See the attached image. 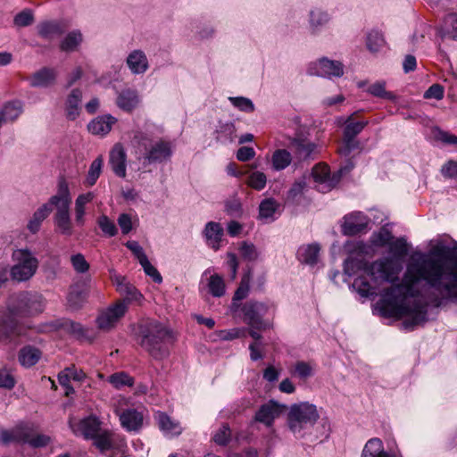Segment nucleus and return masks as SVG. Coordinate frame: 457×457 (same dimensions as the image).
<instances>
[{
    "mask_svg": "<svg viewBox=\"0 0 457 457\" xmlns=\"http://www.w3.org/2000/svg\"><path fill=\"white\" fill-rule=\"evenodd\" d=\"M369 267L370 264L365 272L372 283L359 277L353 281V288L364 297L381 295L382 298L378 303L380 313L384 317H408L403 323L407 328L425 321V306L412 300L416 294L414 287L420 281H425L436 295V301L457 298V260H436L422 253L414 254L407 266L403 284L387 288H380L387 281L375 280L368 272Z\"/></svg>",
    "mask_w": 457,
    "mask_h": 457,
    "instance_id": "nucleus-1",
    "label": "nucleus"
},
{
    "mask_svg": "<svg viewBox=\"0 0 457 457\" xmlns=\"http://www.w3.org/2000/svg\"><path fill=\"white\" fill-rule=\"evenodd\" d=\"M391 257L381 258L370 264L369 274L375 280L395 281L403 270V258L408 253V245L404 239H392L388 245Z\"/></svg>",
    "mask_w": 457,
    "mask_h": 457,
    "instance_id": "nucleus-2",
    "label": "nucleus"
},
{
    "mask_svg": "<svg viewBox=\"0 0 457 457\" xmlns=\"http://www.w3.org/2000/svg\"><path fill=\"white\" fill-rule=\"evenodd\" d=\"M170 337V331L155 320H143L138 324V342L155 359H162L168 354L165 343Z\"/></svg>",
    "mask_w": 457,
    "mask_h": 457,
    "instance_id": "nucleus-3",
    "label": "nucleus"
},
{
    "mask_svg": "<svg viewBox=\"0 0 457 457\" xmlns=\"http://www.w3.org/2000/svg\"><path fill=\"white\" fill-rule=\"evenodd\" d=\"M320 414L316 405L308 402L292 404L287 413L290 430L299 433L308 426H312L319 420Z\"/></svg>",
    "mask_w": 457,
    "mask_h": 457,
    "instance_id": "nucleus-4",
    "label": "nucleus"
},
{
    "mask_svg": "<svg viewBox=\"0 0 457 457\" xmlns=\"http://www.w3.org/2000/svg\"><path fill=\"white\" fill-rule=\"evenodd\" d=\"M15 262L11 269V278L17 282L27 281L36 273L38 267L37 259L27 249H17L12 253Z\"/></svg>",
    "mask_w": 457,
    "mask_h": 457,
    "instance_id": "nucleus-5",
    "label": "nucleus"
},
{
    "mask_svg": "<svg viewBox=\"0 0 457 457\" xmlns=\"http://www.w3.org/2000/svg\"><path fill=\"white\" fill-rule=\"evenodd\" d=\"M44 309V300L40 295L23 292L10 299L9 310L12 314L33 315Z\"/></svg>",
    "mask_w": 457,
    "mask_h": 457,
    "instance_id": "nucleus-6",
    "label": "nucleus"
},
{
    "mask_svg": "<svg viewBox=\"0 0 457 457\" xmlns=\"http://www.w3.org/2000/svg\"><path fill=\"white\" fill-rule=\"evenodd\" d=\"M274 312L273 304L258 301H248L239 310L244 321L254 329H265L268 325L262 318Z\"/></svg>",
    "mask_w": 457,
    "mask_h": 457,
    "instance_id": "nucleus-7",
    "label": "nucleus"
},
{
    "mask_svg": "<svg viewBox=\"0 0 457 457\" xmlns=\"http://www.w3.org/2000/svg\"><path fill=\"white\" fill-rule=\"evenodd\" d=\"M143 146L145 152L140 153L138 160L142 161L144 165L165 161L171 155V146L168 142L157 141L153 143L146 141L143 143Z\"/></svg>",
    "mask_w": 457,
    "mask_h": 457,
    "instance_id": "nucleus-8",
    "label": "nucleus"
},
{
    "mask_svg": "<svg viewBox=\"0 0 457 457\" xmlns=\"http://www.w3.org/2000/svg\"><path fill=\"white\" fill-rule=\"evenodd\" d=\"M128 311L125 301H120L100 312L96 319L97 327L104 331L112 329Z\"/></svg>",
    "mask_w": 457,
    "mask_h": 457,
    "instance_id": "nucleus-9",
    "label": "nucleus"
},
{
    "mask_svg": "<svg viewBox=\"0 0 457 457\" xmlns=\"http://www.w3.org/2000/svg\"><path fill=\"white\" fill-rule=\"evenodd\" d=\"M71 204V194L70 186L64 177H60L57 183V191L52 195L48 202L44 205H48L50 208H54L55 212L70 211Z\"/></svg>",
    "mask_w": 457,
    "mask_h": 457,
    "instance_id": "nucleus-10",
    "label": "nucleus"
},
{
    "mask_svg": "<svg viewBox=\"0 0 457 457\" xmlns=\"http://www.w3.org/2000/svg\"><path fill=\"white\" fill-rule=\"evenodd\" d=\"M345 123L344 145L339 149V152L341 154L347 156L352 150L358 147L359 144L353 139V137L363 129L367 121L357 120L353 116H349Z\"/></svg>",
    "mask_w": 457,
    "mask_h": 457,
    "instance_id": "nucleus-11",
    "label": "nucleus"
},
{
    "mask_svg": "<svg viewBox=\"0 0 457 457\" xmlns=\"http://www.w3.org/2000/svg\"><path fill=\"white\" fill-rule=\"evenodd\" d=\"M310 73L322 77H341L344 74V65L338 61L321 58L310 67Z\"/></svg>",
    "mask_w": 457,
    "mask_h": 457,
    "instance_id": "nucleus-12",
    "label": "nucleus"
},
{
    "mask_svg": "<svg viewBox=\"0 0 457 457\" xmlns=\"http://www.w3.org/2000/svg\"><path fill=\"white\" fill-rule=\"evenodd\" d=\"M69 423L74 434L86 438L96 437L101 431L100 421L96 416H89L80 420L71 419Z\"/></svg>",
    "mask_w": 457,
    "mask_h": 457,
    "instance_id": "nucleus-13",
    "label": "nucleus"
},
{
    "mask_svg": "<svg viewBox=\"0 0 457 457\" xmlns=\"http://www.w3.org/2000/svg\"><path fill=\"white\" fill-rule=\"evenodd\" d=\"M312 176L318 190L323 193L331 190L339 181V175L330 177L328 166L321 163L313 167Z\"/></svg>",
    "mask_w": 457,
    "mask_h": 457,
    "instance_id": "nucleus-14",
    "label": "nucleus"
},
{
    "mask_svg": "<svg viewBox=\"0 0 457 457\" xmlns=\"http://www.w3.org/2000/svg\"><path fill=\"white\" fill-rule=\"evenodd\" d=\"M287 405L280 404L273 400L261 406L255 414V420L270 427L274 420L278 418L286 410Z\"/></svg>",
    "mask_w": 457,
    "mask_h": 457,
    "instance_id": "nucleus-15",
    "label": "nucleus"
},
{
    "mask_svg": "<svg viewBox=\"0 0 457 457\" xmlns=\"http://www.w3.org/2000/svg\"><path fill=\"white\" fill-rule=\"evenodd\" d=\"M111 279L116 290L124 295L128 301L141 303L144 299L143 295L125 277L112 273Z\"/></svg>",
    "mask_w": 457,
    "mask_h": 457,
    "instance_id": "nucleus-16",
    "label": "nucleus"
},
{
    "mask_svg": "<svg viewBox=\"0 0 457 457\" xmlns=\"http://www.w3.org/2000/svg\"><path fill=\"white\" fill-rule=\"evenodd\" d=\"M368 224V219L361 212L351 213L345 217L342 231L345 235L353 236L360 233Z\"/></svg>",
    "mask_w": 457,
    "mask_h": 457,
    "instance_id": "nucleus-17",
    "label": "nucleus"
},
{
    "mask_svg": "<svg viewBox=\"0 0 457 457\" xmlns=\"http://www.w3.org/2000/svg\"><path fill=\"white\" fill-rule=\"evenodd\" d=\"M112 170L121 178L126 176V153L123 146L117 143L110 152V160Z\"/></svg>",
    "mask_w": 457,
    "mask_h": 457,
    "instance_id": "nucleus-18",
    "label": "nucleus"
},
{
    "mask_svg": "<svg viewBox=\"0 0 457 457\" xmlns=\"http://www.w3.org/2000/svg\"><path fill=\"white\" fill-rule=\"evenodd\" d=\"M206 244L214 251L220 248V242L224 234L223 228L218 222L209 221L203 231Z\"/></svg>",
    "mask_w": 457,
    "mask_h": 457,
    "instance_id": "nucleus-19",
    "label": "nucleus"
},
{
    "mask_svg": "<svg viewBox=\"0 0 457 457\" xmlns=\"http://www.w3.org/2000/svg\"><path fill=\"white\" fill-rule=\"evenodd\" d=\"M116 413L120 417L122 427L128 431H137L143 425V415L136 410L129 409L121 411L116 409Z\"/></svg>",
    "mask_w": 457,
    "mask_h": 457,
    "instance_id": "nucleus-20",
    "label": "nucleus"
},
{
    "mask_svg": "<svg viewBox=\"0 0 457 457\" xmlns=\"http://www.w3.org/2000/svg\"><path fill=\"white\" fill-rule=\"evenodd\" d=\"M116 121L113 116H96L87 124V129L95 136L104 137L111 131Z\"/></svg>",
    "mask_w": 457,
    "mask_h": 457,
    "instance_id": "nucleus-21",
    "label": "nucleus"
},
{
    "mask_svg": "<svg viewBox=\"0 0 457 457\" xmlns=\"http://www.w3.org/2000/svg\"><path fill=\"white\" fill-rule=\"evenodd\" d=\"M93 192H87L79 194L74 203V216L76 224L79 227L84 226L87 214V205L95 199Z\"/></svg>",
    "mask_w": 457,
    "mask_h": 457,
    "instance_id": "nucleus-22",
    "label": "nucleus"
},
{
    "mask_svg": "<svg viewBox=\"0 0 457 457\" xmlns=\"http://www.w3.org/2000/svg\"><path fill=\"white\" fill-rule=\"evenodd\" d=\"M95 439V445L97 448H99L102 452L112 449L118 445L122 448L125 446V442L123 439L120 438L118 435L101 431L97 434L96 437H92Z\"/></svg>",
    "mask_w": 457,
    "mask_h": 457,
    "instance_id": "nucleus-23",
    "label": "nucleus"
},
{
    "mask_svg": "<svg viewBox=\"0 0 457 457\" xmlns=\"http://www.w3.org/2000/svg\"><path fill=\"white\" fill-rule=\"evenodd\" d=\"M250 282H251V273L247 272L241 278L239 287L234 294L231 307H230L231 312L233 313H237L239 312V310L241 309L243 304L239 303L238 302L245 299L248 295L249 289H250Z\"/></svg>",
    "mask_w": 457,
    "mask_h": 457,
    "instance_id": "nucleus-24",
    "label": "nucleus"
},
{
    "mask_svg": "<svg viewBox=\"0 0 457 457\" xmlns=\"http://www.w3.org/2000/svg\"><path fill=\"white\" fill-rule=\"evenodd\" d=\"M68 25L63 21H46L37 26L38 35L46 39H51L62 34Z\"/></svg>",
    "mask_w": 457,
    "mask_h": 457,
    "instance_id": "nucleus-25",
    "label": "nucleus"
},
{
    "mask_svg": "<svg viewBox=\"0 0 457 457\" xmlns=\"http://www.w3.org/2000/svg\"><path fill=\"white\" fill-rule=\"evenodd\" d=\"M127 63L133 73H143L148 68V61L145 54L139 50H135L127 58Z\"/></svg>",
    "mask_w": 457,
    "mask_h": 457,
    "instance_id": "nucleus-26",
    "label": "nucleus"
},
{
    "mask_svg": "<svg viewBox=\"0 0 457 457\" xmlns=\"http://www.w3.org/2000/svg\"><path fill=\"white\" fill-rule=\"evenodd\" d=\"M55 78L56 71L54 69L43 68L32 75L30 84L33 87H47L54 82Z\"/></svg>",
    "mask_w": 457,
    "mask_h": 457,
    "instance_id": "nucleus-27",
    "label": "nucleus"
},
{
    "mask_svg": "<svg viewBox=\"0 0 457 457\" xmlns=\"http://www.w3.org/2000/svg\"><path fill=\"white\" fill-rule=\"evenodd\" d=\"M54 220L58 233L63 236H71L73 234V225L70 211L55 212Z\"/></svg>",
    "mask_w": 457,
    "mask_h": 457,
    "instance_id": "nucleus-28",
    "label": "nucleus"
},
{
    "mask_svg": "<svg viewBox=\"0 0 457 457\" xmlns=\"http://www.w3.org/2000/svg\"><path fill=\"white\" fill-rule=\"evenodd\" d=\"M118 106L124 112H131L138 104V96L135 90H122L117 97Z\"/></svg>",
    "mask_w": 457,
    "mask_h": 457,
    "instance_id": "nucleus-29",
    "label": "nucleus"
},
{
    "mask_svg": "<svg viewBox=\"0 0 457 457\" xmlns=\"http://www.w3.org/2000/svg\"><path fill=\"white\" fill-rule=\"evenodd\" d=\"M26 427L18 426L11 430H3L0 432V443L8 445L11 443L24 444L26 439Z\"/></svg>",
    "mask_w": 457,
    "mask_h": 457,
    "instance_id": "nucleus-30",
    "label": "nucleus"
},
{
    "mask_svg": "<svg viewBox=\"0 0 457 457\" xmlns=\"http://www.w3.org/2000/svg\"><path fill=\"white\" fill-rule=\"evenodd\" d=\"M160 428L170 436H178L181 433L182 428L179 422L171 420L167 414L159 412L156 415Z\"/></svg>",
    "mask_w": 457,
    "mask_h": 457,
    "instance_id": "nucleus-31",
    "label": "nucleus"
},
{
    "mask_svg": "<svg viewBox=\"0 0 457 457\" xmlns=\"http://www.w3.org/2000/svg\"><path fill=\"white\" fill-rule=\"evenodd\" d=\"M366 91L371 96L384 100L395 101L397 97L394 92L386 90V83L384 80L370 84Z\"/></svg>",
    "mask_w": 457,
    "mask_h": 457,
    "instance_id": "nucleus-32",
    "label": "nucleus"
},
{
    "mask_svg": "<svg viewBox=\"0 0 457 457\" xmlns=\"http://www.w3.org/2000/svg\"><path fill=\"white\" fill-rule=\"evenodd\" d=\"M320 246L317 244L305 245L299 247L297 256L300 262L313 264L318 260Z\"/></svg>",
    "mask_w": 457,
    "mask_h": 457,
    "instance_id": "nucleus-33",
    "label": "nucleus"
},
{
    "mask_svg": "<svg viewBox=\"0 0 457 457\" xmlns=\"http://www.w3.org/2000/svg\"><path fill=\"white\" fill-rule=\"evenodd\" d=\"M22 334V328L14 320H5L0 324V341L12 340Z\"/></svg>",
    "mask_w": 457,
    "mask_h": 457,
    "instance_id": "nucleus-34",
    "label": "nucleus"
},
{
    "mask_svg": "<svg viewBox=\"0 0 457 457\" xmlns=\"http://www.w3.org/2000/svg\"><path fill=\"white\" fill-rule=\"evenodd\" d=\"M41 357V353L34 347L27 346L22 348L19 353V361L24 367L35 365Z\"/></svg>",
    "mask_w": 457,
    "mask_h": 457,
    "instance_id": "nucleus-35",
    "label": "nucleus"
},
{
    "mask_svg": "<svg viewBox=\"0 0 457 457\" xmlns=\"http://www.w3.org/2000/svg\"><path fill=\"white\" fill-rule=\"evenodd\" d=\"M52 212V208L48 205L40 206L33 214L32 218L28 223V228L32 232L36 233L38 231L42 221L49 216Z\"/></svg>",
    "mask_w": 457,
    "mask_h": 457,
    "instance_id": "nucleus-36",
    "label": "nucleus"
},
{
    "mask_svg": "<svg viewBox=\"0 0 457 457\" xmlns=\"http://www.w3.org/2000/svg\"><path fill=\"white\" fill-rule=\"evenodd\" d=\"M103 163L104 160L102 156L97 157L91 162L87 171V175L84 181V185L86 187H89L96 183L102 172Z\"/></svg>",
    "mask_w": 457,
    "mask_h": 457,
    "instance_id": "nucleus-37",
    "label": "nucleus"
},
{
    "mask_svg": "<svg viewBox=\"0 0 457 457\" xmlns=\"http://www.w3.org/2000/svg\"><path fill=\"white\" fill-rule=\"evenodd\" d=\"M384 452L383 442L378 437H373L365 444L361 457H380Z\"/></svg>",
    "mask_w": 457,
    "mask_h": 457,
    "instance_id": "nucleus-38",
    "label": "nucleus"
},
{
    "mask_svg": "<svg viewBox=\"0 0 457 457\" xmlns=\"http://www.w3.org/2000/svg\"><path fill=\"white\" fill-rule=\"evenodd\" d=\"M366 46L371 53L379 52L386 46V40L383 34L377 30H371L367 35Z\"/></svg>",
    "mask_w": 457,
    "mask_h": 457,
    "instance_id": "nucleus-39",
    "label": "nucleus"
},
{
    "mask_svg": "<svg viewBox=\"0 0 457 457\" xmlns=\"http://www.w3.org/2000/svg\"><path fill=\"white\" fill-rule=\"evenodd\" d=\"M291 154L284 149L276 150L271 158L272 167L276 170L286 169L291 163Z\"/></svg>",
    "mask_w": 457,
    "mask_h": 457,
    "instance_id": "nucleus-40",
    "label": "nucleus"
},
{
    "mask_svg": "<svg viewBox=\"0 0 457 457\" xmlns=\"http://www.w3.org/2000/svg\"><path fill=\"white\" fill-rule=\"evenodd\" d=\"M108 381L116 389H122L125 386H132L134 378L125 372H117L109 377Z\"/></svg>",
    "mask_w": 457,
    "mask_h": 457,
    "instance_id": "nucleus-41",
    "label": "nucleus"
},
{
    "mask_svg": "<svg viewBox=\"0 0 457 457\" xmlns=\"http://www.w3.org/2000/svg\"><path fill=\"white\" fill-rule=\"evenodd\" d=\"M82 35L79 31H72L69 33L61 43L60 48L64 52L74 51L81 43Z\"/></svg>",
    "mask_w": 457,
    "mask_h": 457,
    "instance_id": "nucleus-42",
    "label": "nucleus"
},
{
    "mask_svg": "<svg viewBox=\"0 0 457 457\" xmlns=\"http://www.w3.org/2000/svg\"><path fill=\"white\" fill-rule=\"evenodd\" d=\"M208 287L210 293L215 297H220L225 294V283L218 274L212 275L209 278Z\"/></svg>",
    "mask_w": 457,
    "mask_h": 457,
    "instance_id": "nucleus-43",
    "label": "nucleus"
},
{
    "mask_svg": "<svg viewBox=\"0 0 457 457\" xmlns=\"http://www.w3.org/2000/svg\"><path fill=\"white\" fill-rule=\"evenodd\" d=\"M87 293L79 287H71L67 297L68 303L72 308H78L86 300Z\"/></svg>",
    "mask_w": 457,
    "mask_h": 457,
    "instance_id": "nucleus-44",
    "label": "nucleus"
},
{
    "mask_svg": "<svg viewBox=\"0 0 457 457\" xmlns=\"http://www.w3.org/2000/svg\"><path fill=\"white\" fill-rule=\"evenodd\" d=\"M393 237V235L388 229L381 228L378 232L373 233V235L370 237V243L374 246H388Z\"/></svg>",
    "mask_w": 457,
    "mask_h": 457,
    "instance_id": "nucleus-45",
    "label": "nucleus"
},
{
    "mask_svg": "<svg viewBox=\"0 0 457 457\" xmlns=\"http://www.w3.org/2000/svg\"><path fill=\"white\" fill-rule=\"evenodd\" d=\"M25 435H26V439L24 440V444H29L34 447L45 446L50 441V438L47 436L41 435V434H37V435L32 434V432L30 431V429L28 427H26Z\"/></svg>",
    "mask_w": 457,
    "mask_h": 457,
    "instance_id": "nucleus-46",
    "label": "nucleus"
},
{
    "mask_svg": "<svg viewBox=\"0 0 457 457\" xmlns=\"http://www.w3.org/2000/svg\"><path fill=\"white\" fill-rule=\"evenodd\" d=\"M278 204L272 199L263 200L259 206V216L261 219L268 220L273 217Z\"/></svg>",
    "mask_w": 457,
    "mask_h": 457,
    "instance_id": "nucleus-47",
    "label": "nucleus"
},
{
    "mask_svg": "<svg viewBox=\"0 0 457 457\" xmlns=\"http://www.w3.org/2000/svg\"><path fill=\"white\" fill-rule=\"evenodd\" d=\"M445 33L450 38L457 40V13L452 12L445 16Z\"/></svg>",
    "mask_w": 457,
    "mask_h": 457,
    "instance_id": "nucleus-48",
    "label": "nucleus"
},
{
    "mask_svg": "<svg viewBox=\"0 0 457 457\" xmlns=\"http://www.w3.org/2000/svg\"><path fill=\"white\" fill-rule=\"evenodd\" d=\"M266 175L261 171L252 172L246 180V184L255 190L263 189L266 186Z\"/></svg>",
    "mask_w": 457,
    "mask_h": 457,
    "instance_id": "nucleus-49",
    "label": "nucleus"
},
{
    "mask_svg": "<svg viewBox=\"0 0 457 457\" xmlns=\"http://www.w3.org/2000/svg\"><path fill=\"white\" fill-rule=\"evenodd\" d=\"M431 134L435 140L445 145H457V136L441 130L438 128H434L431 131Z\"/></svg>",
    "mask_w": 457,
    "mask_h": 457,
    "instance_id": "nucleus-50",
    "label": "nucleus"
},
{
    "mask_svg": "<svg viewBox=\"0 0 457 457\" xmlns=\"http://www.w3.org/2000/svg\"><path fill=\"white\" fill-rule=\"evenodd\" d=\"M97 224L103 233L108 237H114L118 232L114 222L106 215H101L97 220Z\"/></svg>",
    "mask_w": 457,
    "mask_h": 457,
    "instance_id": "nucleus-51",
    "label": "nucleus"
},
{
    "mask_svg": "<svg viewBox=\"0 0 457 457\" xmlns=\"http://www.w3.org/2000/svg\"><path fill=\"white\" fill-rule=\"evenodd\" d=\"M82 92L76 88L73 89L67 98V108L69 114H73L74 112L78 111L79 106L81 103Z\"/></svg>",
    "mask_w": 457,
    "mask_h": 457,
    "instance_id": "nucleus-52",
    "label": "nucleus"
},
{
    "mask_svg": "<svg viewBox=\"0 0 457 457\" xmlns=\"http://www.w3.org/2000/svg\"><path fill=\"white\" fill-rule=\"evenodd\" d=\"M229 100L240 112H253L254 111L253 104L246 97H230Z\"/></svg>",
    "mask_w": 457,
    "mask_h": 457,
    "instance_id": "nucleus-53",
    "label": "nucleus"
},
{
    "mask_svg": "<svg viewBox=\"0 0 457 457\" xmlns=\"http://www.w3.org/2000/svg\"><path fill=\"white\" fill-rule=\"evenodd\" d=\"M296 152L300 158H308L314 151L315 145L304 140H295Z\"/></svg>",
    "mask_w": 457,
    "mask_h": 457,
    "instance_id": "nucleus-54",
    "label": "nucleus"
},
{
    "mask_svg": "<svg viewBox=\"0 0 457 457\" xmlns=\"http://www.w3.org/2000/svg\"><path fill=\"white\" fill-rule=\"evenodd\" d=\"M71 262L73 269L79 273H84L89 269L88 262L81 253L72 255Z\"/></svg>",
    "mask_w": 457,
    "mask_h": 457,
    "instance_id": "nucleus-55",
    "label": "nucleus"
},
{
    "mask_svg": "<svg viewBox=\"0 0 457 457\" xmlns=\"http://www.w3.org/2000/svg\"><path fill=\"white\" fill-rule=\"evenodd\" d=\"M140 264L143 267L145 273L151 277L154 282L161 283L162 281L161 274L156 268L151 264L148 258L141 262Z\"/></svg>",
    "mask_w": 457,
    "mask_h": 457,
    "instance_id": "nucleus-56",
    "label": "nucleus"
},
{
    "mask_svg": "<svg viewBox=\"0 0 457 457\" xmlns=\"http://www.w3.org/2000/svg\"><path fill=\"white\" fill-rule=\"evenodd\" d=\"M445 89L440 84H433L424 93V98L441 100L444 97Z\"/></svg>",
    "mask_w": 457,
    "mask_h": 457,
    "instance_id": "nucleus-57",
    "label": "nucleus"
},
{
    "mask_svg": "<svg viewBox=\"0 0 457 457\" xmlns=\"http://www.w3.org/2000/svg\"><path fill=\"white\" fill-rule=\"evenodd\" d=\"M294 373L301 378H306L312 375V367L310 363L304 361H297L295 364Z\"/></svg>",
    "mask_w": 457,
    "mask_h": 457,
    "instance_id": "nucleus-58",
    "label": "nucleus"
},
{
    "mask_svg": "<svg viewBox=\"0 0 457 457\" xmlns=\"http://www.w3.org/2000/svg\"><path fill=\"white\" fill-rule=\"evenodd\" d=\"M34 21L30 11H22L14 17V24L18 27H25L31 24Z\"/></svg>",
    "mask_w": 457,
    "mask_h": 457,
    "instance_id": "nucleus-59",
    "label": "nucleus"
},
{
    "mask_svg": "<svg viewBox=\"0 0 457 457\" xmlns=\"http://www.w3.org/2000/svg\"><path fill=\"white\" fill-rule=\"evenodd\" d=\"M118 224L123 234H129L133 228L132 217L128 213H121L118 218Z\"/></svg>",
    "mask_w": 457,
    "mask_h": 457,
    "instance_id": "nucleus-60",
    "label": "nucleus"
},
{
    "mask_svg": "<svg viewBox=\"0 0 457 457\" xmlns=\"http://www.w3.org/2000/svg\"><path fill=\"white\" fill-rule=\"evenodd\" d=\"M230 429L227 426H222L214 435L213 440L216 444L224 445L230 438Z\"/></svg>",
    "mask_w": 457,
    "mask_h": 457,
    "instance_id": "nucleus-61",
    "label": "nucleus"
},
{
    "mask_svg": "<svg viewBox=\"0 0 457 457\" xmlns=\"http://www.w3.org/2000/svg\"><path fill=\"white\" fill-rule=\"evenodd\" d=\"M245 329L235 328L228 330H222L220 332V337L223 340H232L235 338H239L245 337Z\"/></svg>",
    "mask_w": 457,
    "mask_h": 457,
    "instance_id": "nucleus-62",
    "label": "nucleus"
},
{
    "mask_svg": "<svg viewBox=\"0 0 457 457\" xmlns=\"http://www.w3.org/2000/svg\"><path fill=\"white\" fill-rule=\"evenodd\" d=\"M441 173L445 178L457 179V161H449L444 164Z\"/></svg>",
    "mask_w": 457,
    "mask_h": 457,
    "instance_id": "nucleus-63",
    "label": "nucleus"
},
{
    "mask_svg": "<svg viewBox=\"0 0 457 457\" xmlns=\"http://www.w3.org/2000/svg\"><path fill=\"white\" fill-rule=\"evenodd\" d=\"M126 246L133 253L139 263L147 258L143 248L137 241H128Z\"/></svg>",
    "mask_w": 457,
    "mask_h": 457,
    "instance_id": "nucleus-64",
    "label": "nucleus"
}]
</instances>
